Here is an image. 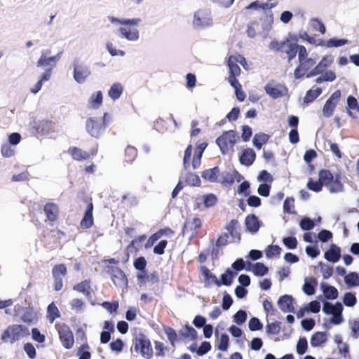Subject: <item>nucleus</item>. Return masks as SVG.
I'll list each match as a JSON object with an SVG mask.
<instances>
[{"label": "nucleus", "instance_id": "59", "mask_svg": "<svg viewBox=\"0 0 359 359\" xmlns=\"http://www.w3.org/2000/svg\"><path fill=\"white\" fill-rule=\"evenodd\" d=\"M139 280L146 279L148 282H150L153 284L157 283L159 282V277L158 273L156 271L150 273L149 275H140L138 276Z\"/></svg>", "mask_w": 359, "mask_h": 359}, {"label": "nucleus", "instance_id": "41", "mask_svg": "<svg viewBox=\"0 0 359 359\" xmlns=\"http://www.w3.org/2000/svg\"><path fill=\"white\" fill-rule=\"evenodd\" d=\"M90 104L92 108L97 109L102 103V93L99 90L95 94H93L90 98Z\"/></svg>", "mask_w": 359, "mask_h": 359}, {"label": "nucleus", "instance_id": "3", "mask_svg": "<svg viewBox=\"0 0 359 359\" xmlns=\"http://www.w3.org/2000/svg\"><path fill=\"white\" fill-rule=\"evenodd\" d=\"M318 176L323 186L327 187L330 192L337 193L343 191L344 185L340 174H336L334 176L329 170L322 169L319 171Z\"/></svg>", "mask_w": 359, "mask_h": 359}, {"label": "nucleus", "instance_id": "24", "mask_svg": "<svg viewBox=\"0 0 359 359\" xmlns=\"http://www.w3.org/2000/svg\"><path fill=\"white\" fill-rule=\"evenodd\" d=\"M325 258L333 263L338 262L341 257V249L335 244H332L328 250L325 252Z\"/></svg>", "mask_w": 359, "mask_h": 359}, {"label": "nucleus", "instance_id": "40", "mask_svg": "<svg viewBox=\"0 0 359 359\" xmlns=\"http://www.w3.org/2000/svg\"><path fill=\"white\" fill-rule=\"evenodd\" d=\"M283 212L287 214H295L294 199L292 197H287L283 203Z\"/></svg>", "mask_w": 359, "mask_h": 359}, {"label": "nucleus", "instance_id": "21", "mask_svg": "<svg viewBox=\"0 0 359 359\" xmlns=\"http://www.w3.org/2000/svg\"><path fill=\"white\" fill-rule=\"evenodd\" d=\"M245 225L249 232L256 233L261 226V222L255 215L250 214L245 219Z\"/></svg>", "mask_w": 359, "mask_h": 359}, {"label": "nucleus", "instance_id": "22", "mask_svg": "<svg viewBox=\"0 0 359 359\" xmlns=\"http://www.w3.org/2000/svg\"><path fill=\"white\" fill-rule=\"evenodd\" d=\"M62 53H59L55 56L53 57H46V55L42 54L39 60L37 61V67H48V69H53V67L56 66L57 61L60 57V54Z\"/></svg>", "mask_w": 359, "mask_h": 359}, {"label": "nucleus", "instance_id": "57", "mask_svg": "<svg viewBox=\"0 0 359 359\" xmlns=\"http://www.w3.org/2000/svg\"><path fill=\"white\" fill-rule=\"evenodd\" d=\"M323 187V184L319 180L318 181H313L312 179H310L307 182L308 189L315 192L320 191Z\"/></svg>", "mask_w": 359, "mask_h": 359}, {"label": "nucleus", "instance_id": "48", "mask_svg": "<svg viewBox=\"0 0 359 359\" xmlns=\"http://www.w3.org/2000/svg\"><path fill=\"white\" fill-rule=\"evenodd\" d=\"M89 348L90 347L88 344H82L78 350L79 359H90L91 354L88 351Z\"/></svg>", "mask_w": 359, "mask_h": 359}, {"label": "nucleus", "instance_id": "15", "mask_svg": "<svg viewBox=\"0 0 359 359\" xmlns=\"http://www.w3.org/2000/svg\"><path fill=\"white\" fill-rule=\"evenodd\" d=\"M72 158L77 161H83L90 158L95 155L94 151H87L77 147H70L67 151Z\"/></svg>", "mask_w": 359, "mask_h": 359}, {"label": "nucleus", "instance_id": "55", "mask_svg": "<svg viewBox=\"0 0 359 359\" xmlns=\"http://www.w3.org/2000/svg\"><path fill=\"white\" fill-rule=\"evenodd\" d=\"M229 338L226 334H222L220 337L217 348L222 351H226L229 347Z\"/></svg>", "mask_w": 359, "mask_h": 359}, {"label": "nucleus", "instance_id": "45", "mask_svg": "<svg viewBox=\"0 0 359 359\" xmlns=\"http://www.w3.org/2000/svg\"><path fill=\"white\" fill-rule=\"evenodd\" d=\"M280 325L281 323L279 321L268 323L266 326V332L273 335L279 334L281 330Z\"/></svg>", "mask_w": 359, "mask_h": 359}, {"label": "nucleus", "instance_id": "43", "mask_svg": "<svg viewBox=\"0 0 359 359\" xmlns=\"http://www.w3.org/2000/svg\"><path fill=\"white\" fill-rule=\"evenodd\" d=\"M252 271L257 276H263L268 273L269 269L263 263L257 262L253 266Z\"/></svg>", "mask_w": 359, "mask_h": 359}, {"label": "nucleus", "instance_id": "33", "mask_svg": "<svg viewBox=\"0 0 359 359\" xmlns=\"http://www.w3.org/2000/svg\"><path fill=\"white\" fill-rule=\"evenodd\" d=\"M270 138L267 134L259 133L255 135L253 137V144L257 149H260L263 144H266Z\"/></svg>", "mask_w": 359, "mask_h": 359}, {"label": "nucleus", "instance_id": "17", "mask_svg": "<svg viewBox=\"0 0 359 359\" xmlns=\"http://www.w3.org/2000/svg\"><path fill=\"white\" fill-rule=\"evenodd\" d=\"M243 62H245V59L242 55H230L227 61V65L229 69V75L239 76L241 74V68L238 65V62L243 65Z\"/></svg>", "mask_w": 359, "mask_h": 359}, {"label": "nucleus", "instance_id": "61", "mask_svg": "<svg viewBox=\"0 0 359 359\" xmlns=\"http://www.w3.org/2000/svg\"><path fill=\"white\" fill-rule=\"evenodd\" d=\"M84 305V302L79 298L73 299L70 302L71 309L76 311H81Z\"/></svg>", "mask_w": 359, "mask_h": 359}, {"label": "nucleus", "instance_id": "9", "mask_svg": "<svg viewBox=\"0 0 359 359\" xmlns=\"http://www.w3.org/2000/svg\"><path fill=\"white\" fill-rule=\"evenodd\" d=\"M55 327L62 345L67 349L72 348L74 344V338L70 327L65 323H57Z\"/></svg>", "mask_w": 359, "mask_h": 359}, {"label": "nucleus", "instance_id": "4", "mask_svg": "<svg viewBox=\"0 0 359 359\" xmlns=\"http://www.w3.org/2000/svg\"><path fill=\"white\" fill-rule=\"evenodd\" d=\"M298 60L299 65L294 69V74L296 79H301L304 76H306L314 68L316 60L314 58L309 57L306 48L304 46H302L300 48Z\"/></svg>", "mask_w": 359, "mask_h": 359}, {"label": "nucleus", "instance_id": "50", "mask_svg": "<svg viewBox=\"0 0 359 359\" xmlns=\"http://www.w3.org/2000/svg\"><path fill=\"white\" fill-rule=\"evenodd\" d=\"M343 302L346 306L352 307L355 305L357 299L353 293L346 292L344 294Z\"/></svg>", "mask_w": 359, "mask_h": 359}, {"label": "nucleus", "instance_id": "39", "mask_svg": "<svg viewBox=\"0 0 359 359\" xmlns=\"http://www.w3.org/2000/svg\"><path fill=\"white\" fill-rule=\"evenodd\" d=\"M316 285L317 280L313 278H311L309 282H305V283L303 285L302 289L304 292L307 295L314 294Z\"/></svg>", "mask_w": 359, "mask_h": 359}, {"label": "nucleus", "instance_id": "6", "mask_svg": "<svg viewBox=\"0 0 359 359\" xmlns=\"http://www.w3.org/2000/svg\"><path fill=\"white\" fill-rule=\"evenodd\" d=\"M135 351L147 359L153 356V348L149 339L143 334L139 333L133 339Z\"/></svg>", "mask_w": 359, "mask_h": 359}, {"label": "nucleus", "instance_id": "1", "mask_svg": "<svg viewBox=\"0 0 359 359\" xmlns=\"http://www.w3.org/2000/svg\"><path fill=\"white\" fill-rule=\"evenodd\" d=\"M109 19L112 23H118L123 25L118 29L123 37L129 41H136L139 38V32L137 27L142 21L140 18L120 20L114 17H109Z\"/></svg>", "mask_w": 359, "mask_h": 359}, {"label": "nucleus", "instance_id": "29", "mask_svg": "<svg viewBox=\"0 0 359 359\" xmlns=\"http://www.w3.org/2000/svg\"><path fill=\"white\" fill-rule=\"evenodd\" d=\"M327 340V334L325 332H317L311 338V345L313 347H318L325 343Z\"/></svg>", "mask_w": 359, "mask_h": 359}, {"label": "nucleus", "instance_id": "5", "mask_svg": "<svg viewBox=\"0 0 359 359\" xmlns=\"http://www.w3.org/2000/svg\"><path fill=\"white\" fill-rule=\"evenodd\" d=\"M29 335V329L22 325H12L8 326L2 333L1 340L11 344L19 341L21 338Z\"/></svg>", "mask_w": 359, "mask_h": 359}, {"label": "nucleus", "instance_id": "53", "mask_svg": "<svg viewBox=\"0 0 359 359\" xmlns=\"http://www.w3.org/2000/svg\"><path fill=\"white\" fill-rule=\"evenodd\" d=\"M308 348V342L305 337L299 338L297 344V352L299 355H303L306 353Z\"/></svg>", "mask_w": 359, "mask_h": 359}, {"label": "nucleus", "instance_id": "35", "mask_svg": "<svg viewBox=\"0 0 359 359\" xmlns=\"http://www.w3.org/2000/svg\"><path fill=\"white\" fill-rule=\"evenodd\" d=\"M236 275V273H233L230 269H227L225 273L221 275V281L222 283L216 280V284L217 285H224L226 286H229L233 281V277Z\"/></svg>", "mask_w": 359, "mask_h": 359}, {"label": "nucleus", "instance_id": "14", "mask_svg": "<svg viewBox=\"0 0 359 359\" xmlns=\"http://www.w3.org/2000/svg\"><path fill=\"white\" fill-rule=\"evenodd\" d=\"M193 23L196 27H207L212 24L210 13L199 10L195 13Z\"/></svg>", "mask_w": 359, "mask_h": 359}, {"label": "nucleus", "instance_id": "62", "mask_svg": "<svg viewBox=\"0 0 359 359\" xmlns=\"http://www.w3.org/2000/svg\"><path fill=\"white\" fill-rule=\"evenodd\" d=\"M249 329L251 331L259 330L262 328V324L260 320L255 317L252 318L248 323Z\"/></svg>", "mask_w": 359, "mask_h": 359}, {"label": "nucleus", "instance_id": "19", "mask_svg": "<svg viewBox=\"0 0 359 359\" xmlns=\"http://www.w3.org/2000/svg\"><path fill=\"white\" fill-rule=\"evenodd\" d=\"M294 299L291 295L285 294L278 300V306L279 309L284 313L294 312V308L293 306Z\"/></svg>", "mask_w": 359, "mask_h": 359}, {"label": "nucleus", "instance_id": "18", "mask_svg": "<svg viewBox=\"0 0 359 359\" xmlns=\"http://www.w3.org/2000/svg\"><path fill=\"white\" fill-rule=\"evenodd\" d=\"M73 290L79 293H82L88 299H90L93 294L94 293L91 287V280L90 279H85L74 285L73 286Z\"/></svg>", "mask_w": 359, "mask_h": 359}, {"label": "nucleus", "instance_id": "32", "mask_svg": "<svg viewBox=\"0 0 359 359\" xmlns=\"http://www.w3.org/2000/svg\"><path fill=\"white\" fill-rule=\"evenodd\" d=\"M123 92V86L120 83H114L108 91V95L113 100L118 99Z\"/></svg>", "mask_w": 359, "mask_h": 359}, {"label": "nucleus", "instance_id": "26", "mask_svg": "<svg viewBox=\"0 0 359 359\" xmlns=\"http://www.w3.org/2000/svg\"><path fill=\"white\" fill-rule=\"evenodd\" d=\"M220 175V170L217 166L212 168L205 170L201 177L206 181L214 183L218 182L219 176Z\"/></svg>", "mask_w": 359, "mask_h": 359}, {"label": "nucleus", "instance_id": "47", "mask_svg": "<svg viewBox=\"0 0 359 359\" xmlns=\"http://www.w3.org/2000/svg\"><path fill=\"white\" fill-rule=\"evenodd\" d=\"M281 248L278 245H270L266 249L265 254L268 258H271L274 256L278 257L281 252Z\"/></svg>", "mask_w": 359, "mask_h": 359}, {"label": "nucleus", "instance_id": "11", "mask_svg": "<svg viewBox=\"0 0 359 359\" xmlns=\"http://www.w3.org/2000/svg\"><path fill=\"white\" fill-rule=\"evenodd\" d=\"M341 96V93L340 90H337L327 100L323 107V114L325 117L330 118L333 115L334 109L340 100Z\"/></svg>", "mask_w": 359, "mask_h": 359}, {"label": "nucleus", "instance_id": "64", "mask_svg": "<svg viewBox=\"0 0 359 359\" xmlns=\"http://www.w3.org/2000/svg\"><path fill=\"white\" fill-rule=\"evenodd\" d=\"M24 351L31 359H34L36 355V349L32 344L26 343L24 345Z\"/></svg>", "mask_w": 359, "mask_h": 359}, {"label": "nucleus", "instance_id": "10", "mask_svg": "<svg viewBox=\"0 0 359 359\" xmlns=\"http://www.w3.org/2000/svg\"><path fill=\"white\" fill-rule=\"evenodd\" d=\"M67 270L64 264H56L53 267L52 275L53 286L55 291H60L63 287V278L67 275Z\"/></svg>", "mask_w": 359, "mask_h": 359}, {"label": "nucleus", "instance_id": "27", "mask_svg": "<svg viewBox=\"0 0 359 359\" xmlns=\"http://www.w3.org/2000/svg\"><path fill=\"white\" fill-rule=\"evenodd\" d=\"M34 128L39 134H48L53 130V122L48 120L39 121L35 123Z\"/></svg>", "mask_w": 359, "mask_h": 359}, {"label": "nucleus", "instance_id": "16", "mask_svg": "<svg viewBox=\"0 0 359 359\" xmlns=\"http://www.w3.org/2000/svg\"><path fill=\"white\" fill-rule=\"evenodd\" d=\"M93 204L92 201L88 203L84 215L80 222V226L82 229H88L94 224V218L93 215Z\"/></svg>", "mask_w": 359, "mask_h": 359}, {"label": "nucleus", "instance_id": "37", "mask_svg": "<svg viewBox=\"0 0 359 359\" xmlns=\"http://www.w3.org/2000/svg\"><path fill=\"white\" fill-rule=\"evenodd\" d=\"M344 281L348 288L359 285V276L355 272H351L344 277Z\"/></svg>", "mask_w": 359, "mask_h": 359}, {"label": "nucleus", "instance_id": "51", "mask_svg": "<svg viewBox=\"0 0 359 359\" xmlns=\"http://www.w3.org/2000/svg\"><path fill=\"white\" fill-rule=\"evenodd\" d=\"M186 182L190 186L199 187L201 182L198 175L190 172L186 177Z\"/></svg>", "mask_w": 359, "mask_h": 359}, {"label": "nucleus", "instance_id": "58", "mask_svg": "<svg viewBox=\"0 0 359 359\" xmlns=\"http://www.w3.org/2000/svg\"><path fill=\"white\" fill-rule=\"evenodd\" d=\"M247 313L243 310L238 311L233 316V321L238 325H241L245 322Z\"/></svg>", "mask_w": 359, "mask_h": 359}, {"label": "nucleus", "instance_id": "49", "mask_svg": "<svg viewBox=\"0 0 359 359\" xmlns=\"http://www.w3.org/2000/svg\"><path fill=\"white\" fill-rule=\"evenodd\" d=\"M327 68V67H326V65H324L323 63L320 62L316 66L314 67V68L312 70L309 72V73L306 75V77L310 78L322 74L325 72V70Z\"/></svg>", "mask_w": 359, "mask_h": 359}, {"label": "nucleus", "instance_id": "63", "mask_svg": "<svg viewBox=\"0 0 359 359\" xmlns=\"http://www.w3.org/2000/svg\"><path fill=\"white\" fill-rule=\"evenodd\" d=\"M147 261L144 257H139L135 259L133 265L135 269L144 271L147 266Z\"/></svg>", "mask_w": 359, "mask_h": 359}, {"label": "nucleus", "instance_id": "20", "mask_svg": "<svg viewBox=\"0 0 359 359\" xmlns=\"http://www.w3.org/2000/svg\"><path fill=\"white\" fill-rule=\"evenodd\" d=\"M43 211L47 220L53 222L58 219L60 210L57 204L53 202L47 203L43 207Z\"/></svg>", "mask_w": 359, "mask_h": 359}, {"label": "nucleus", "instance_id": "42", "mask_svg": "<svg viewBox=\"0 0 359 359\" xmlns=\"http://www.w3.org/2000/svg\"><path fill=\"white\" fill-rule=\"evenodd\" d=\"M137 150L135 147L128 145L125 150L126 161L132 163L137 157Z\"/></svg>", "mask_w": 359, "mask_h": 359}, {"label": "nucleus", "instance_id": "28", "mask_svg": "<svg viewBox=\"0 0 359 359\" xmlns=\"http://www.w3.org/2000/svg\"><path fill=\"white\" fill-rule=\"evenodd\" d=\"M60 317V312L55 304V302H51L47 308V315L46 318L48 320L50 323H53L56 318Z\"/></svg>", "mask_w": 359, "mask_h": 359}, {"label": "nucleus", "instance_id": "12", "mask_svg": "<svg viewBox=\"0 0 359 359\" xmlns=\"http://www.w3.org/2000/svg\"><path fill=\"white\" fill-rule=\"evenodd\" d=\"M106 272L111 276V278L115 285L127 284L128 280L124 271L118 266H107Z\"/></svg>", "mask_w": 359, "mask_h": 359}, {"label": "nucleus", "instance_id": "31", "mask_svg": "<svg viewBox=\"0 0 359 359\" xmlns=\"http://www.w3.org/2000/svg\"><path fill=\"white\" fill-rule=\"evenodd\" d=\"M238 221L237 219H231L225 226L228 231L229 236L230 235L233 238H237L239 241L241 240V234L237 231V226Z\"/></svg>", "mask_w": 359, "mask_h": 359}, {"label": "nucleus", "instance_id": "23", "mask_svg": "<svg viewBox=\"0 0 359 359\" xmlns=\"http://www.w3.org/2000/svg\"><path fill=\"white\" fill-rule=\"evenodd\" d=\"M90 71L84 65H75L74 69V78L79 83H83L90 76Z\"/></svg>", "mask_w": 359, "mask_h": 359}, {"label": "nucleus", "instance_id": "25", "mask_svg": "<svg viewBox=\"0 0 359 359\" xmlns=\"http://www.w3.org/2000/svg\"><path fill=\"white\" fill-rule=\"evenodd\" d=\"M255 158L256 154L254 150L252 149L248 148L243 150L239 160L242 165L250 166L254 163Z\"/></svg>", "mask_w": 359, "mask_h": 359}, {"label": "nucleus", "instance_id": "2", "mask_svg": "<svg viewBox=\"0 0 359 359\" xmlns=\"http://www.w3.org/2000/svg\"><path fill=\"white\" fill-rule=\"evenodd\" d=\"M302 46H303L299 45L297 43H293L288 39H286L283 41L273 40L269 46L271 50L276 52L285 53L289 62L293 60L296 57L297 54H299Z\"/></svg>", "mask_w": 359, "mask_h": 359}, {"label": "nucleus", "instance_id": "30", "mask_svg": "<svg viewBox=\"0 0 359 359\" xmlns=\"http://www.w3.org/2000/svg\"><path fill=\"white\" fill-rule=\"evenodd\" d=\"M321 288L326 299H335L338 297L339 292L335 287L322 283Z\"/></svg>", "mask_w": 359, "mask_h": 359}, {"label": "nucleus", "instance_id": "36", "mask_svg": "<svg viewBox=\"0 0 359 359\" xmlns=\"http://www.w3.org/2000/svg\"><path fill=\"white\" fill-rule=\"evenodd\" d=\"M180 334L185 339L194 340L197 338L196 330L189 325H185L183 329L180 331Z\"/></svg>", "mask_w": 359, "mask_h": 359}, {"label": "nucleus", "instance_id": "34", "mask_svg": "<svg viewBox=\"0 0 359 359\" xmlns=\"http://www.w3.org/2000/svg\"><path fill=\"white\" fill-rule=\"evenodd\" d=\"M347 106L348 108V115L351 117L355 118L356 116L353 115L352 110H355L356 111L359 112V104H358L357 99L352 95H349L347 98Z\"/></svg>", "mask_w": 359, "mask_h": 359}, {"label": "nucleus", "instance_id": "60", "mask_svg": "<svg viewBox=\"0 0 359 359\" xmlns=\"http://www.w3.org/2000/svg\"><path fill=\"white\" fill-rule=\"evenodd\" d=\"M300 227L302 230L309 231L314 227V222L309 217H304L300 221Z\"/></svg>", "mask_w": 359, "mask_h": 359}, {"label": "nucleus", "instance_id": "56", "mask_svg": "<svg viewBox=\"0 0 359 359\" xmlns=\"http://www.w3.org/2000/svg\"><path fill=\"white\" fill-rule=\"evenodd\" d=\"M283 243L288 249L293 250L297 247L298 242L295 237L288 236L283 239Z\"/></svg>", "mask_w": 359, "mask_h": 359}, {"label": "nucleus", "instance_id": "8", "mask_svg": "<svg viewBox=\"0 0 359 359\" xmlns=\"http://www.w3.org/2000/svg\"><path fill=\"white\" fill-rule=\"evenodd\" d=\"M236 133L233 130L224 132L216 140V143L219 146L223 154H227L233 149L236 143Z\"/></svg>", "mask_w": 359, "mask_h": 359}, {"label": "nucleus", "instance_id": "44", "mask_svg": "<svg viewBox=\"0 0 359 359\" xmlns=\"http://www.w3.org/2000/svg\"><path fill=\"white\" fill-rule=\"evenodd\" d=\"M147 239L146 235L138 236L135 238L128 246V248H132L134 249L135 252H137L139 248L142 247V243L145 241Z\"/></svg>", "mask_w": 359, "mask_h": 359}, {"label": "nucleus", "instance_id": "7", "mask_svg": "<svg viewBox=\"0 0 359 359\" xmlns=\"http://www.w3.org/2000/svg\"><path fill=\"white\" fill-rule=\"evenodd\" d=\"M107 114L105 113L102 118H89L86 121V128L87 132L93 137H99L104 131L107 121L106 117Z\"/></svg>", "mask_w": 359, "mask_h": 359}, {"label": "nucleus", "instance_id": "54", "mask_svg": "<svg viewBox=\"0 0 359 359\" xmlns=\"http://www.w3.org/2000/svg\"><path fill=\"white\" fill-rule=\"evenodd\" d=\"M266 93L272 98H278L282 95L281 91L276 87L266 85L264 88Z\"/></svg>", "mask_w": 359, "mask_h": 359}, {"label": "nucleus", "instance_id": "46", "mask_svg": "<svg viewBox=\"0 0 359 359\" xmlns=\"http://www.w3.org/2000/svg\"><path fill=\"white\" fill-rule=\"evenodd\" d=\"M203 198V204L207 208L215 205L218 201L217 197L214 194H205Z\"/></svg>", "mask_w": 359, "mask_h": 359}, {"label": "nucleus", "instance_id": "38", "mask_svg": "<svg viewBox=\"0 0 359 359\" xmlns=\"http://www.w3.org/2000/svg\"><path fill=\"white\" fill-rule=\"evenodd\" d=\"M322 93V89L317 87L316 89H310L306 92L304 98L305 103L309 104L313 102Z\"/></svg>", "mask_w": 359, "mask_h": 359}, {"label": "nucleus", "instance_id": "52", "mask_svg": "<svg viewBox=\"0 0 359 359\" xmlns=\"http://www.w3.org/2000/svg\"><path fill=\"white\" fill-rule=\"evenodd\" d=\"M21 320L28 324L33 323L35 320V314L32 309H26L21 316Z\"/></svg>", "mask_w": 359, "mask_h": 359}, {"label": "nucleus", "instance_id": "13", "mask_svg": "<svg viewBox=\"0 0 359 359\" xmlns=\"http://www.w3.org/2000/svg\"><path fill=\"white\" fill-rule=\"evenodd\" d=\"M201 226L202 221L200 218L194 217L193 219H187L182 227V234L184 235L186 233L191 232V236H194L198 233Z\"/></svg>", "mask_w": 359, "mask_h": 359}]
</instances>
